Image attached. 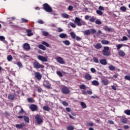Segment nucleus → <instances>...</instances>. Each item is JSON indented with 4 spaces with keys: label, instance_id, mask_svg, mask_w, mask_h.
<instances>
[{
    "label": "nucleus",
    "instance_id": "nucleus-1",
    "mask_svg": "<svg viewBox=\"0 0 130 130\" xmlns=\"http://www.w3.org/2000/svg\"><path fill=\"white\" fill-rule=\"evenodd\" d=\"M74 23H75L77 26H79L80 27L81 26H85V25H86V22L84 21L82 19L79 17L75 18Z\"/></svg>",
    "mask_w": 130,
    "mask_h": 130
},
{
    "label": "nucleus",
    "instance_id": "nucleus-2",
    "mask_svg": "<svg viewBox=\"0 0 130 130\" xmlns=\"http://www.w3.org/2000/svg\"><path fill=\"white\" fill-rule=\"evenodd\" d=\"M102 52L105 56H109L111 55V53L109 52V47H104V49Z\"/></svg>",
    "mask_w": 130,
    "mask_h": 130
},
{
    "label": "nucleus",
    "instance_id": "nucleus-3",
    "mask_svg": "<svg viewBox=\"0 0 130 130\" xmlns=\"http://www.w3.org/2000/svg\"><path fill=\"white\" fill-rule=\"evenodd\" d=\"M33 66L35 69H43L44 68V66L41 64L37 61L34 62L33 63Z\"/></svg>",
    "mask_w": 130,
    "mask_h": 130
},
{
    "label": "nucleus",
    "instance_id": "nucleus-4",
    "mask_svg": "<svg viewBox=\"0 0 130 130\" xmlns=\"http://www.w3.org/2000/svg\"><path fill=\"white\" fill-rule=\"evenodd\" d=\"M35 119L36 120L38 124H41V123H42V122H43L42 118H41V117H40V115H37L35 116Z\"/></svg>",
    "mask_w": 130,
    "mask_h": 130
},
{
    "label": "nucleus",
    "instance_id": "nucleus-5",
    "mask_svg": "<svg viewBox=\"0 0 130 130\" xmlns=\"http://www.w3.org/2000/svg\"><path fill=\"white\" fill-rule=\"evenodd\" d=\"M62 93L63 94H66V95H68V94H70V92H71V90L69 89V88L64 86L62 88Z\"/></svg>",
    "mask_w": 130,
    "mask_h": 130
},
{
    "label": "nucleus",
    "instance_id": "nucleus-6",
    "mask_svg": "<svg viewBox=\"0 0 130 130\" xmlns=\"http://www.w3.org/2000/svg\"><path fill=\"white\" fill-rule=\"evenodd\" d=\"M29 109L31 111H37V109H38V107L35 104H31L29 106Z\"/></svg>",
    "mask_w": 130,
    "mask_h": 130
},
{
    "label": "nucleus",
    "instance_id": "nucleus-7",
    "mask_svg": "<svg viewBox=\"0 0 130 130\" xmlns=\"http://www.w3.org/2000/svg\"><path fill=\"white\" fill-rule=\"evenodd\" d=\"M23 48L24 50H30L31 47H30V45L28 43H24L23 45Z\"/></svg>",
    "mask_w": 130,
    "mask_h": 130
},
{
    "label": "nucleus",
    "instance_id": "nucleus-8",
    "mask_svg": "<svg viewBox=\"0 0 130 130\" xmlns=\"http://www.w3.org/2000/svg\"><path fill=\"white\" fill-rule=\"evenodd\" d=\"M57 61L59 63H61V64H63L65 63L64 61L63 60V59H62V58H61V57H57L56 58Z\"/></svg>",
    "mask_w": 130,
    "mask_h": 130
},
{
    "label": "nucleus",
    "instance_id": "nucleus-9",
    "mask_svg": "<svg viewBox=\"0 0 130 130\" xmlns=\"http://www.w3.org/2000/svg\"><path fill=\"white\" fill-rule=\"evenodd\" d=\"M38 58L39 60H41V61H43V62L47 61V58L41 55H39L38 56Z\"/></svg>",
    "mask_w": 130,
    "mask_h": 130
},
{
    "label": "nucleus",
    "instance_id": "nucleus-10",
    "mask_svg": "<svg viewBox=\"0 0 130 130\" xmlns=\"http://www.w3.org/2000/svg\"><path fill=\"white\" fill-rule=\"evenodd\" d=\"M15 126L17 128H18L19 129H21V128L24 127L25 126V123H21V124H17L15 125Z\"/></svg>",
    "mask_w": 130,
    "mask_h": 130
},
{
    "label": "nucleus",
    "instance_id": "nucleus-11",
    "mask_svg": "<svg viewBox=\"0 0 130 130\" xmlns=\"http://www.w3.org/2000/svg\"><path fill=\"white\" fill-rule=\"evenodd\" d=\"M43 8L44 10H45L46 12H48V13H49V5H48V4L46 3L44 4Z\"/></svg>",
    "mask_w": 130,
    "mask_h": 130
},
{
    "label": "nucleus",
    "instance_id": "nucleus-12",
    "mask_svg": "<svg viewBox=\"0 0 130 130\" xmlns=\"http://www.w3.org/2000/svg\"><path fill=\"white\" fill-rule=\"evenodd\" d=\"M102 83L103 85H104L105 86H107L108 84H109V81L106 79H102Z\"/></svg>",
    "mask_w": 130,
    "mask_h": 130
},
{
    "label": "nucleus",
    "instance_id": "nucleus-13",
    "mask_svg": "<svg viewBox=\"0 0 130 130\" xmlns=\"http://www.w3.org/2000/svg\"><path fill=\"white\" fill-rule=\"evenodd\" d=\"M35 78H36L37 80H40L41 78H42V75H41V74H40V73H39V72H36L35 73Z\"/></svg>",
    "mask_w": 130,
    "mask_h": 130
},
{
    "label": "nucleus",
    "instance_id": "nucleus-14",
    "mask_svg": "<svg viewBox=\"0 0 130 130\" xmlns=\"http://www.w3.org/2000/svg\"><path fill=\"white\" fill-rule=\"evenodd\" d=\"M59 37L61 38V39H64L66 38H68V35L64 33H62L59 35Z\"/></svg>",
    "mask_w": 130,
    "mask_h": 130
},
{
    "label": "nucleus",
    "instance_id": "nucleus-15",
    "mask_svg": "<svg viewBox=\"0 0 130 130\" xmlns=\"http://www.w3.org/2000/svg\"><path fill=\"white\" fill-rule=\"evenodd\" d=\"M8 99L9 100H11V101H13V100H15V95L9 94L8 96Z\"/></svg>",
    "mask_w": 130,
    "mask_h": 130
},
{
    "label": "nucleus",
    "instance_id": "nucleus-16",
    "mask_svg": "<svg viewBox=\"0 0 130 130\" xmlns=\"http://www.w3.org/2000/svg\"><path fill=\"white\" fill-rule=\"evenodd\" d=\"M100 62L101 64H103L104 66H106V64H107V61H106V59H101Z\"/></svg>",
    "mask_w": 130,
    "mask_h": 130
},
{
    "label": "nucleus",
    "instance_id": "nucleus-17",
    "mask_svg": "<svg viewBox=\"0 0 130 130\" xmlns=\"http://www.w3.org/2000/svg\"><path fill=\"white\" fill-rule=\"evenodd\" d=\"M26 32L27 33V36L30 37L33 35V33L32 32V30L31 29H27Z\"/></svg>",
    "mask_w": 130,
    "mask_h": 130
},
{
    "label": "nucleus",
    "instance_id": "nucleus-18",
    "mask_svg": "<svg viewBox=\"0 0 130 130\" xmlns=\"http://www.w3.org/2000/svg\"><path fill=\"white\" fill-rule=\"evenodd\" d=\"M83 34H84V35H86V36H88L91 34V31L90 29H87L83 32Z\"/></svg>",
    "mask_w": 130,
    "mask_h": 130
},
{
    "label": "nucleus",
    "instance_id": "nucleus-19",
    "mask_svg": "<svg viewBox=\"0 0 130 130\" xmlns=\"http://www.w3.org/2000/svg\"><path fill=\"white\" fill-rule=\"evenodd\" d=\"M44 86L47 89H49V83L47 81L44 82Z\"/></svg>",
    "mask_w": 130,
    "mask_h": 130
},
{
    "label": "nucleus",
    "instance_id": "nucleus-20",
    "mask_svg": "<svg viewBox=\"0 0 130 130\" xmlns=\"http://www.w3.org/2000/svg\"><path fill=\"white\" fill-rule=\"evenodd\" d=\"M102 44H104V45H107L109 44V41L105 40H103L101 41Z\"/></svg>",
    "mask_w": 130,
    "mask_h": 130
},
{
    "label": "nucleus",
    "instance_id": "nucleus-21",
    "mask_svg": "<svg viewBox=\"0 0 130 130\" xmlns=\"http://www.w3.org/2000/svg\"><path fill=\"white\" fill-rule=\"evenodd\" d=\"M94 47L96 48V49H100V48L102 47V46L101 45V44L98 43L94 46Z\"/></svg>",
    "mask_w": 130,
    "mask_h": 130
},
{
    "label": "nucleus",
    "instance_id": "nucleus-22",
    "mask_svg": "<svg viewBox=\"0 0 130 130\" xmlns=\"http://www.w3.org/2000/svg\"><path fill=\"white\" fill-rule=\"evenodd\" d=\"M92 85H93V86H99V82L96 80H93L92 82Z\"/></svg>",
    "mask_w": 130,
    "mask_h": 130
},
{
    "label": "nucleus",
    "instance_id": "nucleus-23",
    "mask_svg": "<svg viewBox=\"0 0 130 130\" xmlns=\"http://www.w3.org/2000/svg\"><path fill=\"white\" fill-rule=\"evenodd\" d=\"M118 53L119 55L122 57L124 56V55H125V53L122 50L119 51Z\"/></svg>",
    "mask_w": 130,
    "mask_h": 130
},
{
    "label": "nucleus",
    "instance_id": "nucleus-24",
    "mask_svg": "<svg viewBox=\"0 0 130 130\" xmlns=\"http://www.w3.org/2000/svg\"><path fill=\"white\" fill-rule=\"evenodd\" d=\"M61 16L65 19H69L70 15L67 14V13H63L61 14Z\"/></svg>",
    "mask_w": 130,
    "mask_h": 130
},
{
    "label": "nucleus",
    "instance_id": "nucleus-25",
    "mask_svg": "<svg viewBox=\"0 0 130 130\" xmlns=\"http://www.w3.org/2000/svg\"><path fill=\"white\" fill-rule=\"evenodd\" d=\"M85 79L86 80H91L92 79V76H91L88 73L85 75Z\"/></svg>",
    "mask_w": 130,
    "mask_h": 130
},
{
    "label": "nucleus",
    "instance_id": "nucleus-26",
    "mask_svg": "<svg viewBox=\"0 0 130 130\" xmlns=\"http://www.w3.org/2000/svg\"><path fill=\"white\" fill-rule=\"evenodd\" d=\"M23 118L24 119V121L26 122V123H29V117L27 116H24Z\"/></svg>",
    "mask_w": 130,
    "mask_h": 130
},
{
    "label": "nucleus",
    "instance_id": "nucleus-27",
    "mask_svg": "<svg viewBox=\"0 0 130 130\" xmlns=\"http://www.w3.org/2000/svg\"><path fill=\"white\" fill-rule=\"evenodd\" d=\"M121 121L122 123H127V119L126 118H123L121 119Z\"/></svg>",
    "mask_w": 130,
    "mask_h": 130
},
{
    "label": "nucleus",
    "instance_id": "nucleus-28",
    "mask_svg": "<svg viewBox=\"0 0 130 130\" xmlns=\"http://www.w3.org/2000/svg\"><path fill=\"white\" fill-rule=\"evenodd\" d=\"M39 48H40V49H42V50H46V48L45 47V46L41 44L39 45Z\"/></svg>",
    "mask_w": 130,
    "mask_h": 130
},
{
    "label": "nucleus",
    "instance_id": "nucleus-29",
    "mask_svg": "<svg viewBox=\"0 0 130 130\" xmlns=\"http://www.w3.org/2000/svg\"><path fill=\"white\" fill-rule=\"evenodd\" d=\"M27 101L29 103H34L35 102L34 99H33V98H28L27 99Z\"/></svg>",
    "mask_w": 130,
    "mask_h": 130
},
{
    "label": "nucleus",
    "instance_id": "nucleus-30",
    "mask_svg": "<svg viewBox=\"0 0 130 130\" xmlns=\"http://www.w3.org/2000/svg\"><path fill=\"white\" fill-rule=\"evenodd\" d=\"M63 43H64L65 45H67V46H68L69 45H70V44H71V42H70V41L69 40L63 41Z\"/></svg>",
    "mask_w": 130,
    "mask_h": 130
},
{
    "label": "nucleus",
    "instance_id": "nucleus-31",
    "mask_svg": "<svg viewBox=\"0 0 130 130\" xmlns=\"http://www.w3.org/2000/svg\"><path fill=\"white\" fill-rule=\"evenodd\" d=\"M70 35L72 37V38H73V39H75L76 38V34H75V32L72 31L70 32Z\"/></svg>",
    "mask_w": 130,
    "mask_h": 130
},
{
    "label": "nucleus",
    "instance_id": "nucleus-32",
    "mask_svg": "<svg viewBox=\"0 0 130 130\" xmlns=\"http://www.w3.org/2000/svg\"><path fill=\"white\" fill-rule=\"evenodd\" d=\"M120 10L122 12H126V7L125 6H122L120 7Z\"/></svg>",
    "mask_w": 130,
    "mask_h": 130
},
{
    "label": "nucleus",
    "instance_id": "nucleus-33",
    "mask_svg": "<svg viewBox=\"0 0 130 130\" xmlns=\"http://www.w3.org/2000/svg\"><path fill=\"white\" fill-rule=\"evenodd\" d=\"M7 60L9 61H12V60H13V56H12L11 55H9L7 56Z\"/></svg>",
    "mask_w": 130,
    "mask_h": 130
},
{
    "label": "nucleus",
    "instance_id": "nucleus-34",
    "mask_svg": "<svg viewBox=\"0 0 130 130\" xmlns=\"http://www.w3.org/2000/svg\"><path fill=\"white\" fill-rule=\"evenodd\" d=\"M104 30H105V31H108V32H110V31H111V28H110L107 26H104Z\"/></svg>",
    "mask_w": 130,
    "mask_h": 130
},
{
    "label": "nucleus",
    "instance_id": "nucleus-35",
    "mask_svg": "<svg viewBox=\"0 0 130 130\" xmlns=\"http://www.w3.org/2000/svg\"><path fill=\"white\" fill-rule=\"evenodd\" d=\"M122 46H123V44H118L116 46L117 50H119V49H120V48H121V47H122Z\"/></svg>",
    "mask_w": 130,
    "mask_h": 130
},
{
    "label": "nucleus",
    "instance_id": "nucleus-36",
    "mask_svg": "<svg viewBox=\"0 0 130 130\" xmlns=\"http://www.w3.org/2000/svg\"><path fill=\"white\" fill-rule=\"evenodd\" d=\"M109 69L110 71H114L115 70V67L113 65H110L109 66Z\"/></svg>",
    "mask_w": 130,
    "mask_h": 130
},
{
    "label": "nucleus",
    "instance_id": "nucleus-37",
    "mask_svg": "<svg viewBox=\"0 0 130 130\" xmlns=\"http://www.w3.org/2000/svg\"><path fill=\"white\" fill-rule=\"evenodd\" d=\"M95 23L97 25H101L102 24V22L100 20H95Z\"/></svg>",
    "mask_w": 130,
    "mask_h": 130
},
{
    "label": "nucleus",
    "instance_id": "nucleus-38",
    "mask_svg": "<svg viewBox=\"0 0 130 130\" xmlns=\"http://www.w3.org/2000/svg\"><path fill=\"white\" fill-rule=\"evenodd\" d=\"M42 44L43 45H45V46H46V47H49V44L48 43H47V42H45V41H43L42 42Z\"/></svg>",
    "mask_w": 130,
    "mask_h": 130
},
{
    "label": "nucleus",
    "instance_id": "nucleus-39",
    "mask_svg": "<svg viewBox=\"0 0 130 130\" xmlns=\"http://www.w3.org/2000/svg\"><path fill=\"white\" fill-rule=\"evenodd\" d=\"M96 18L94 17H92L90 19H89V22H91L92 23H94V22H95Z\"/></svg>",
    "mask_w": 130,
    "mask_h": 130
},
{
    "label": "nucleus",
    "instance_id": "nucleus-40",
    "mask_svg": "<svg viewBox=\"0 0 130 130\" xmlns=\"http://www.w3.org/2000/svg\"><path fill=\"white\" fill-rule=\"evenodd\" d=\"M21 23H28V20H27L25 18H21Z\"/></svg>",
    "mask_w": 130,
    "mask_h": 130
},
{
    "label": "nucleus",
    "instance_id": "nucleus-41",
    "mask_svg": "<svg viewBox=\"0 0 130 130\" xmlns=\"http://www.w3.org/2000/svg\"><path fill=\"white\" fill-rule=\"evenodd\" d=\"M49 13H51L52 15H55V11H52V8L49 7Z\"/></svg>",
    "mask_w": 130,
    "mask_h": 130
},
{
    "label": "nucleus",
    "instance_id": "nucleus-42",
    "mask_svg": "<svg viewBox=\"0 0 130 130\" xmlns=\"http://www.w3.org/2000/svg\"><path fill=\"white\" fill-rule=\"evenodd\" d=\"M43 109H44V110H45V111H48V110H49V107L47 106H44L43 107Z\"/></svg>",
    "mask_w": 130,
    "mask_h": 130
},
{
    "label": "nucleus",
    "instance_id": "nucleus-43",
    "mask_svg": "<svg viewBox=\"0 0 130 130\" xmlns=\"http://www.w3.org/2000/svg\"><path fill=\"white\" fill-rule=\"evenodd\" d=\"M96 13H98L99 16H102L103 15V12L101 10H96Z\"/></svg>",
    "mask_w": 130,
    "mask_h": 130
},
{
    "label": "nucleus",
    "instance_id": "nucleus-44",
    "mask_svg": "<svg viewBox=\"0 0 130 130\" xmlns=\"http://www.w3.org/2000/svg\"><path fill=\"white\" fill-rule=\"evenodd\" d=\"M96 32H97V30H96V29L94 28H92L90 29V33H91V34H95Z\"/></svg>",
    "mask_w": 130,
    "mask_h": 130
},
{
    "label": "nucleus",
    "instance_id": "nucleus-45",
    "mask_svg": "<svg viewBox=\"0 0 130 130\" xmlns=\"http://www.w3.org/2000/svg\"><path fill=\"white\" fill-rule=\"evenodd\" d=\"M69 25H70L72 28H76V27H77L76 24L73 22H70Z\"/></svg>",
    "mask_w": 130,
    "mask_h": 130
},
{
    "label": "nucleus",
    "instance_id": "nucleus-46",
    "mask_svg": "<svg viewBox=\"0 0 130 130\" xmlns=\"http://www.w3.org/2000/svg\"><path fill=\"white\" fill-rule=\"evenodd\" d=\"M17 64L19 68H23V64L20 61L17 62Z\"/></svg>",
    "mask_w": 130,
    "mask_h": 130
},
{
    "label": "nucleus",
    "instance_id": "nucleus-47",
    "mask_svg": "<svg viewBox=\"0 0 130 130\" xmlns=\"http://www.w3.org/2000/svg\"><path fill=\"white\" fill-rule=\"evenodd\" d=\"M93 61L95 62L96 63H98L99 62V60H98V58L96 57H94L93 58Z\"/></svg>",
    "mask_w": 130,
    "mask_h": 130
},
{
    "label": "nucleus",
    "instance_id": "nucleus-48",
    "mask_svg": "<svg viewBox=\"0 0 130 130\" xmlns=\"http://www.w3.org/2000/svg\"><path fill=\"white\" fill-rule=\"evenodd\" d=\"M37 23L38 24H44V21H43V20H41V19H39L38 21H37Z\"/></svg>",
    "mask_w": 130,
    "mask_h": 130
},
{
    "label": "nucleus",
    "instance_id": "nucleus-49",
    "mask_svg": "<svg viewBox=\"0 0 130 130\" xmlns=\"http://www.w3.org/2000/svg\"><path fill=\"white\" fill-rule=\"evenodd\" d=\"M67 129L68 130H74V126H71V125L68 126H67Z\"/></svg>",
    "mask_w": 130,
    "mask_h": 130
},
{
    "label": "nucleus",
    "instance_id": "nucleus-50",
    "mask_svg": "<svg viewBox=\"0 0 130 130\" xmlns=\"http://www.w3.org/2000/svg\"><path fill=\"white\" fill-rule=\"evenodd\" d=\"M62 104H63L64 106H69V103L66 101H62Z\"/></svg>",
    "mask_w": 130,
    "mask_h": 130
},
{
    "label": "nucleus",
    "instance_id": "nucleus-51",
    "mask_svg": "<svg viewBox=\"0 0 130 130\" xmlns=\"http://www.w3.org/2000/svg\"><path fill=\"white\" fill-rule=\"evenodd\" d=\"M81 105L82 107H83V108H86V107H87V106H86V104H85V103L84 102H81Z\"/></svg>",
    "mask_w": 130,
    "mask_h": 130
},
{
    "label": "nucleus",
    "instance_id": "nucleus-52",
    "mask_svg": "<svg viewBox=\"0 0 130 130\" xmlns=\"http://www.w3.org/2000/svg\"><path fill=\"white\" fill-rule=\"evenodd\" d=\"M56 74L58 75V76H59V77H62V73H61L60 71H57Z\"/></svg>",
    "mask_w": 130,
    "mask_h": 130
},
{
    "label": "nucleus",
    "instance_id": "nucleus-53",
    "mask_svg": "<svg viewBox=\"0 0 130 130\" xmlns=\"http://www.w3.org/2000/svg\"><path fill=\"white\" fill-rule=\"evenodd\" d=\"M73 9H74V7L71 5L69 6L68 7V10L70 11V12H72Z\"/></svg>",
    "mask_w": 130,
    "mask_h": 130
},
{
    "label": "nucleus",
    "instance_id": "nucleus-54",
    "mask_svg": "<svg viewBox=\"0 0 130 130\" xmlns=\"http://www.w3.org/2000/svg\"><path fill=\"white\" fill-rule=\"evenodd\" d=\"M124 113H126L127 115H130V110H125Z\"/></svg>",
    "mask_w": 130,
    "mask_h": 130
},
{
    "label": "nucleus",
    "instance_id": "nucleus-55",
    "mask_svg": "<svg viewBox=\"0 0 130 130\" xmlns=\"http://www.w3.org/2000/svg\"><path fill=\"white\" fill-rule=\"evenodd\" d=\"M80 89H86V85L82 84L79 86Z\"/></svg>",
    "mask_w": 130,
    "mask_h": 130
},
{
    "label": "nucleus",
    "instance_id": "nucleus-56",
    "mask_svg": "<svg viewBox=\"0 0 130 130\" xmlns=\"http://www.w3.org/2000/svg\"><path fill=\"white\" fill-rule=\"evenodd\" d=\"M0 40L1 41H5V40H6V38L3 36H0Z\"/></svg>",
    "mask_w": 130,
    "mask_h": 130
},
{
    "label": "nucleus",
    "instance_id": "nucleus-57",
    "mask_svg": "<svg viewBox=\"0 0 130 130\" xmlns=\"http://www.w3.org/2000/svg\"><path fill=\"white\" fill-rule=\"evenodd\" d=\"M43 35L44 36H48V32L45 31H43Z\"/></svg>",
    "mask_w": 130,
    "mask_h": 130
},
{
    "label": "nucleus",
    "instance_id": "nucleus-58",
    "mask_svg": "<svg viewBox=\"0 0 130 130\" xmlns=\"http://www.w3.org/2000/svg\"><path fill=\"white\" fill-rule=\"evenodd\" d=\"M63 31V29H62L61 28H60V27L57 28V32H62Z\"/></svg>",
    "mask_w": 130,
    "mask_h": 130
},
{
    "label": "nucleus",
    "instance_id": "nucleus-59",
    "mask_svg": "<svg viewBox=\"0 0 130 130\" xmlns=\"http://www.w3.org/2000/svg\"><path fill=\"white\" fill-rule=\"evenodd\" d=\"M75 38H76V40H77V41H81V40H82V38H81L79 36H76V37Z\"/></svg>",
    "mask_w": 130,
    "mask_h": 130
},
{
    "label": "nucleus",
    "instance_id": "nucleus-60",
    "mask_svg": "<svg viewBox=\"0 0 130 130\" xmlns=\"http://www.w3.org/2000/svg\"><path fill=\"white\" fill-rule=\"evenodd\" d=\"M99 11H104V7L103 6H100L99 7Z\"/></svg>",
    "mask_w": 130,
    "mask_h": 130
},
{
    "label": "nucleus",
    "instance_id": "nucleus-61",
    "mask_svg": "<svg viewBox=\"0 0 130 130\" xmlns=\"http://www.w3.org/2000/svg\"><path fill=\"white\" fill-rule=\"evenodd\" d=\"M124 79H125V80H127V81H130V76H125Z\"/></svg>",
    "mask_w": 130,
    "mask_h": 130
},
{
    "label": "nucleus",
    "instance_id": "nucleus-62",
    "mask_svg": "<svg viewBox=\"0 0 130 130\" xmlns=\"http://www.w3.org/2000/svg\"><path fill=\"white\" fill-rule=\"evenodd\" d=\"M124 129H128L129 128V126L128 125H124L123 126Z\"/></svg>",
    "mask_w": 130,
    "mask_h": 130
},
{
    "label": "nucleus",
    "instance_id": "nucleus-63",
    "mask_svg": "<svg viewBox=\"0 0 130 130\" xmlns=\"http://www.w3.org/2000/svg\"><path fill=\"white\" fill-rule=\"evenodd\" d=\"M126 40H127V37H126L125 36L123 37L122 41H125Z\"/></svg>",
    "mask_w": 130,
    "mask_h": 130
},
{
    "label": "nucleus",
    "instance_id": "nucleus-64",
    "mask_svg": "<svg viewBox=\"0 0 130 130\" xmlns=\"http://www.w3.org/2000/svg\"><path fill=\"white\" fill-rule=\"evenodd\" d=\"M90 71H91V73H96V70H95V69H94V68H91L90 69Z\"/></svg>",
    "mask_w": 130,
    "mask_h": 130
}]
</instances>
